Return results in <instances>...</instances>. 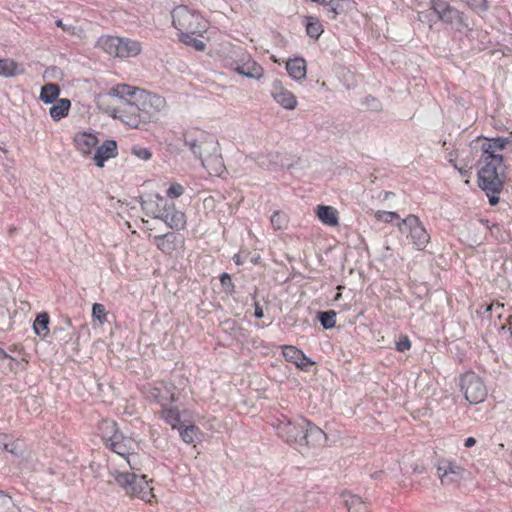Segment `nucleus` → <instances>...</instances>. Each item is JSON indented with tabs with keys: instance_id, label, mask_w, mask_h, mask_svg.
Instances as JSON below:
<instances>
[{
	"instance_id": "obj_14",
	"label": "nucleus",
	"mask_w": 512,
	"mask_h": 512,
	"mask_svg": "<svg viewBox=\"0 0 512 512\" xmlns=\"http://www.w3.org/2000/svg\"><path fill=\"white\" fill-rule=\"evenodd\" d=\"M270 93L272 98L284 109L293 110L296 108L297 99L295 95L285 88L281 81H273Z\"/></svg>"
},
{
	"instance_id": "obj_20",
	"label": "nucleus",
	"mask_w": 512,
	"mask_h": 512,
	"mask_svg": "<svg viewBox=\"0 0 512 512\" xmlns=\"http://www.w3.org/2000/svg\"><path fill=\"white\" fill-rule=\"evenodd\" d=\"M140 204L147 215L160 219L161 212L166 208L168 201L161 195L156 194L153 198L142 199Z\"/></svg>"
},
{
	"instance_id": "obj_59",
	"label": "nucleus",
	"mask_w": 512,
	"mask_h": 512,
	"mask_svg": "<svg viewBox=\"0 0 512 512\" xmlns=\"http://www.w3.org/2000/svg\"><path fill=\"white\" fill-rule=\"evenodd\" d=\"M494 307L495 308H502L503 305L499 304V303H497L496 305H490V306L487 307V311H491Z\"/></svg>"
},
{
	"instance_id": "obj_58",
	"label": "nucleus",
	"mask_w": 512,
	"mask_h": 512,
	"mask_svg": "<svg viewBox=\"0 0 512 512\" xmlns=\"http://www.w3.org/2000/svg\"><path fill=\"white\" fill-rule=\"evenodd\" d=\"M451 163H453L454 167L460 171L461 174H466L467 171H463L462 168H458L457 164L454 163L452 158L449 159Z\"/></svg>"
},
{
	"instance_id": "obj_60",
	"label": "nucleus",
	"mask_w": 512,
	"mask_h": 512,
	"mask_svg": "<svg viewBox=\"0 0 512 512\" xmlns=\"http://www.w3.org/2000/svg\"><path fill=\"white\" fill-rule=\"evenodd\" d=\"M495 231H500V226H499V225H497V224H494V225L492 226V228H491V232H492V234H494V233H495Z\"/></svg>"
},
{
	"instance_id": "obj_38",
	"label": "nucleus",
	"mask_w": 512,
	"mask_h": 512,
	"mask_svg": "<svg viewBox=\"0 0 512 512\" xmlns=\"http://www.w3.org/2000/svg\"><path fill=\"white\" fill-rule=\"evenodd\" d=\"M180 432V436L183 441L187 444H191L194 442L197 434L199 433V429L195 425H182L178 428Z\"/></svg>"
},
{
	"instance_id": "obj_26",
	"label": "nucleus",
	"mask_w": 512,
	"mask_h": 512,
	"mask_svg": "<svg viewBox=\"0 0 512 512\" xmlns=\"http://www.w3.org/2000/svg\"><path fill=\"white\" fill-rule=\"evenodd\" d=\"M342 497L349 512H368L367 504L359 496L343 493Z\"/></svg>"
},
{
	"instance_id": "obj_28",
	"label": "nucleus",
	"mask_w": 512,
	"mask_h": 512,
	"mask_svg": "<svg viewBox=\"0 0 512 512\" xmlns=\"http://www.w3.org/2000/svg\"><path fill=\"white\" fill-rule=\"evenodd\" d=\"M120 37L103 36L98 40L99 46L109 55L119 57Z\"/></svg>"
},
{
	"instance_id": "obj_35",
	"label": "nucleus",
	"mask_w": 512,
	"mask_h": 512,
	"mask_svg": "<svg viewBox=\"0 0 512 512\" xmlns=\"http://www.w3.org/2000/svg\"><path fill=\"white\" fill-rule=\"evenodd\" d=\"M305 25L307 35L315 39H318L324 31L321 22L314 16H306Z\"/></svg>"
},
{
	"instance_id": "obj_50",
	"label": "nucleus",
	"mask_w": 512,
	"mask_h": 512,
	"mask_svg": "<svg viewBox=\"0 0 512 512\" xmlns=\"http://www.w3.org/2000/svg\"><path fill=\"white\" fill-rule=\"evenodd\" d=\"M8 438L7 434L0 433V448L15 453L14 448H9L10 444L8 443Z\"/></svg>"
},
{
	"instance_id": "obj_41",
	"label": "nucleus",
	"mask_w": 512,
	"mask_h": 512,
	"mask_svg": "<svg viewBox=\"0 0 512 512\" xmlns=\"http://www.w3.org/2000/svg\"><path fill=\"white\" fill-rule=\"evenodd\" d=\"M15 504L11 496L0 491V512H14Z\"/></svg>"
},
{
	"instance_id": "obj_62",
	"label": "nucleus",
	"mask_w": 512,
	"mask_h": 512,
	"mask_svg": "<svg viewBox=\"0 0 512 512\" xmlns=\"http://www.w3.org/2000/svg\"><path fill=\"white\" fill-rule=\"evenodd\" d=\"M390 195H393V193H391V192H385V193H384V199H385V200H386V199H388V197H389Z\"/></svg>"
},
{
	"instance_id": "obj_10",
	"label": "nucleus",
	"mask_w": 512,
	"mask_h": 512,
	"mask_svg": "<svg viewBox=\"0 0 512 512\" xmlns=\"http://www.w3.org/2000/svg\"><path fill=\"white\" fill-rule=\"evenodd\" d=\"M432 9L438 15L439 19L451 24L457 31H463L468 28L467 19L464 14L453 8L442 0H433Z\"/></svg>"
},
{
	"instance_id": "obj_13",
	"label": "nucleus",
	"mask_w": 512,
	"mask_h": 512,
	"mask_svg": "<svg viewBox=\"0 0 512 512\" xmlns=\"http://www.w3.org/2000/svg\"><path fill=\"white\" fill-rule=\"evenodd\" d=\"M286 155L270 151L267 153L258 154L255 158L256 164L266 170H277L278 168H290L291 164L286 161Z\"/></svg>"
},
{
	"instance_id": "obj_39",
	"label": "nucleus",
	"mask_w": 512,
	"mask_h": 512,
	"mask_svg": "<svg viewBox=\"0 0 512 512\" xmlns=\"http://www.w3.org/2000/svg\"><path fill=\"white\" fill-rule=\"evenodd\" d=\"M318 319L325 329L333 328L336 324V312L333 310L318 313Z\"/></svg>"
},
{
	"instance_id": "obj_33",
	"label": "nucleus",
	"mask_w": 512,
	"mask_h": 512,
	"mask_svg": "<svg viewBox=\"0 0 512 512\" xmlns=\"http://www.w3.org/2000/svg\"><path fill=\"white\" fill-rule=\"evenodd\" d=\"M60 94V88L55 83H48L41 88L40 100L44 103H54Z\"/></svg>"
},
{
	"instance_id": "obj_55",
	"label": "nucleus",
	"mask_w": 512,
	"mask_h": 512,
	"mask_svg": "<svg viewBox=\"0 0 512 512\" xmlns=\"http://www.w3.org/2000/svg\"><path fill=\"white\" fill-rule=\"evenodd\" d=\"M9 358L13 360L11 356H9L2 348H0V359H6Z\"/></svg>"
},
{
	"instance_id": "obj_24",
	"label": "nucleus",
	"mask_w": 512,
	"mask_h": 512,
	"mask_svg": "<svg viewBox=\"0 0 512 512\" xmlns=\"http://www.w3.org/2000/svg\"><path fill=\"white\" fill-rule=\"evenodd\" d=\"M142 50L141 44L138 41L128 38H120L119 43V57H135L140 54Z\"/></svg>"
},
{
	"instance_id": "obj_46",
	"label": "nucleus",
	"mask_w": 512,
	"mask_h": 512,
	"mask_svg": "<svg viewBox=\"0 0 512 512\" xmlns=\"http://www.w3.org/2000/svg\"><path fill=\"white\" fill-rule=\"evenodd\" d=\"M132 153L142 160H149L152 156L151 152L147 148L139 146L133 147Z\"/></svg>"
},
{
	"instance_id": "obj_40",
	"label": "nucleus",
	"mask_w": 512,
	"mask_h": 512,
	"mask_svg": "<svg viewBox=\"0 0 512 512\" xmlns=\"http://www.w3.org/2000/svg\"><path fill=\"white\" fill-rule=\"evenodd\" d=\"M271 224L275 230H282L286 228L288 223V217L285 213L275 211L271 216Z\"/></svg>"
},
{
	"instance_id": "obj_9",
	"label": "nucleus",
	"mask_w": 512,
	"mask_h": 512,
	"mask_svg": "<svg viewBox=\"0 0 512 512\" xmlns=\"http://www.w3.org/2000/svg\"><path fill=\"white\" fill-rule=\"evenodd\" d=\"M402 233L409 232L408 238L417 250H422L430 240L424 226L415 215H409L398 224Z\"/></svg>"
},
{
	"instance_id": "obj_57",
	"label": "nucleus",
	"mask_w": 512,
	"mask_h": 512,
	"mask_svg": "<svg viewBox=\"0 0 512 512\" xmlns=\"http://www.w3.org/2000/svg\"><path fill=\"white\" fill-rule=\"evenodd\" d=\"M312 2H316L320 5H323L325 8L327 6V3H329V0H311Z\"/></svg>"
},
{
	"instance_id": "obj_48",
	"label": "nucleus",
	"mask_w": 512,
	"mask_h": 512,
	"mask_svg": "<svg viewBox=\"0 0 512 512\" xmlns=\"http://www.w3.org/2000/svg\"><path fill=\"white\" fill-rule=\"evenodd\" d=\"M376 218L384 222H391L393 219L399 218L396 212L378 211Z\"/></svg>"
},
{
	"instance_id": "obj_5",
	"label": "nucleus",
	"mask_w": 512,
	"mask_h": 512,
	"mask_svg": "<svg viewBox=\"0 0 512 512\" xmlns=\"http://www.w3.org/2000/svg\"><path fill=\"white\" fill-rule=\"evenodd\" d=\"M172 25L179 32L178 34L205 33L207 23L205 19L196 11L189 9L185 5L176 6L171 11Z\"/></svg>"
},
{
	"instance_id": "obj_11",
	"label": "nucleus",
	"mask_w": 512,
	"mask_h": 512,
	"mask_svg": "<svg viewBox=\"0 0 512 512\" xmlns=\"http://www.w3.org/2000/svg\"><path fill=\"white\" fill-rule=\"evenodd\" d=\"M114 117L119 118L131 128H139L141 124H145L142 121L140 106L136 100H125L119 103L115 108Z\"/></svg>"
},
{
	"instance_id": "obj_51",
	"label": "nucleus",
	"mask_w": 512,
	"mask_h": 512,
	"mask_svg": "<svg viewBox=\"0 0 512 512\" xmlns=\"http://www.w3.org/2000/svg\"><path fill=\"white\" fill-rule=\"evenodd\" d=\"M55 24L57 27L61 28L64 32H67L69 34L75 33V27L72 25H67V24L63 23V21L61 19L56 20Z\"/></svg>"
},
{
	"instance_id": "obj_30",
	"label": "nucleus",
	"mask_w": 512,
	"mask_h": 512,
	"mask_svg": "<svg viewBox=\"0 0 512 512\" xmlns=\"http://www.w3.org/2000/svg\"><path fill=\"white\" fill-rule=\"evenodd\" d=\"M142 91L141 89L132 88L128 85H117L109 91V95L119 98V103L125 100L135 101V92Z\"/></svg>"
},
{
	"instance_id": "obj_36",
	"label": "nucleus",
	"mask_w": 512,
	"mask_h": 512,
	"mask_svg": "<svg viewBox=\"0 0 512 512\" xmlns=\"http://www.w3.org/2000/svg\"><path fill=\"white\" fill-rule=\"evenodd\" d=\"M22 72V70H18V65L15 61L11 59L0 60V76L13 77Z\"/></svg>"
},
{
	"instance_id": "obj_16",
	"label": "nucleus",
	"mask_w": 512,
	"mask_h": 512,
	"mask_svg": "<svg viewBox=\"0 0 512 512\" xmlns=\"http://www.w3.org/2000/svg\"><path fill=\"white\" fill-rule=\"evenodd\" d=\"M438 474L443 485L458 482L464 474V469L460 466L450 463L443 462L438 466Z\"/></svg>"
},
{
	"instance_id": "obj_47",
	"label": "nucleus",
	"mask_w": 512,
	"mask_h": 512,
	"mask_svg": "<svg viewBox=\"0 0 512 512\" xmlns=\"http://www.w3.org/2000/svg\"><path fill=\"white\" fill-rule=\"evenodd\" d=\"M184 192V188L182 185L175 183L172 184L167 190V196L170 198L180 197Z\"/></svg>"
},
{
	"instance_id": "obj_15",
	"label": "nucleus",
	"mask_w": 512,
	"mask_h": 512,
	"mask_svg": "<svg viewBox=\"0 0 512 512\" xmlns=\"http://www.w3.org/2000/svg\"><path fill=\"white\" fill-rule=\"evenodd\" d=\"M161 220H163L170 228L180 230L185 227V214L177 210L173 203H168L166 208L161 212Z\"/></svg>"
},
{
	"instance_id": "obj_56",
	"label": "nucleus",
	"mask_w": 512,
	"mask_h": 512,
	"mask_svg": "<svg viewBox=\"0 0 512 512\" xmlns=\"http://www.w3.org/2000/svg\"><path fill=\"white\" fill-rule=\"evenodd\" d=\"M233 260H234V262H235L237 265L242 264V259H241V255H240V254H236V255L233 257Z\"/></svg>"
},
{
	"instance_id": "obj_27",
	"label": "nucleus",
	"mask_w": 512,
	"mask_h": 512,
	"mask_svg": "<svg viewBox=\"0 0 512 512\" xmlns=\"http://www.w3.org/2000/svg\"><path fill=\"white\" fill-rule=\"evenodd\" d=\"M316 214L320 221L329 226H336L338 224L337 211L331 206L319 205Z\"/></svg>"
},
{
	"instance_id": "obj_8",
	"label": "nucleus",
	"mask_w": 512,
	"mask_h": 512,
	"mask_svg": "<svg viewBox=\"0 0 512 512\" xmlns=\"http://www.w3.org/2000/svg\"><path fill=\"white\" fill-rule=\"evenodd\" d=\"M134 94L135 100L138 101L140 106L142 121L145 124L150 122L166 106L165 99L160 95L152 94L145 90L137 91Z\"/></svg>"
},
{
	"instance_id": "obj_44",
	"label": "nucleus",
	"mask_w": 512,
	"mask_h": 512,
	"mask_svg": "<svg viewBox=\"0 0 512 512\" xmlns=\"http://www.w3.org/2000/svg\"><path fill=\"white\" fill-rule=\"evenodd\" d=\"M472 9L486 11L488 9L486 0H460Z\"/></svg>"
},
{
	"instance_id": "obj_7",
	"label": "nucleus",
	"mask_w": 512,
	"mask_h": 512,
	"mask_svg": "<svg viewBox=\"0 0 512 512\" xmlns=\"http://www.w3.org/2000/svg\"><path fill=\"white\" fill-rule=\"evenodd\" d=\"M460 388L465 399L471 404H479L487 396V388L484 382L474 372H467L461 377Z\"/></svg>"
},
{
	"instance_id": "obj_52",
	"label": "nucleus",
	"mask_w": 512,
	"mask_h": 512,
	"mask_svg": "<svg viewBox=\"0 0 512 512\" xmlns=\"http://www.w3.org/2000/svg\"><path fill=\"white\" fill-rule=\"evenodd\" d=\"M99 429L102 433V438L109 443V436H112L113 431L102 429V423L100 424Z\"/></svg>"
},
{
	"instance_id": "obj_23",
	"label": "nucleus",
	"mask_w": 512,
	"mask_h": 512,
	"mask_svg": "<svg viewBox=\"0 0 512 512\" xmlns=\"http://www.w3.org/2000/svg\"><path fill=\"white\" fill-rule=\"evenodd\" d=\"M286 70L295 81H303L307 72L306 61L300 57L289 59L286 63Z\"/></svg>"
},
{
	"instance_id": "obj_25",
	"label": "nucleus",
	"mask_w": 512,
	"mask_h": 512,
	"mask_svg": "<svg viewBox=\"0 0 512 512\" xmlns=\"http://www.w3.org/2000/svg\"><path fill=\"white\" fill-rule=\"evenodd\" d=\"M154 243L162 252L165 254H170L176 250L177 236L172 232L155 236Z\"/></svg>"
},
{
	"instance_id": "obj_45",
	"label": "nucleus",
	"mask_w": 512,
	"mask_h": 512,
	"mask_svg": "<svg viewBox=\"0 0 512 512\" xmlns=\"http://www.w3.org/2000/svg\"><path fill=\"white\" fill-rule=\"evenodd\" d=\"M364 104L366 105V107L368 109H370L372 111H380L382 109L381 102L373 96H367L365 98Z\"/></svg>"
},
{
	"instance_id": "obj_4",
	"label": "nucleus",
	"mask_w": 512,
	"mask_h": 512,
	"mask_svg": "<svg viewBox=\"0 0 512 512\" xmlns=\"http://www.w3.org/2000/svg\"><path fill=\"white\" fill-rule=\"evenodd\" d=\"M138 470L127 471L114 469L111 471L115 482L124 489L126 494L151 502L154 497L145 475H138Z\"/></svg>"
},
{
	"instance_id": "obj_43",
	"label": "nucleus",
	"mask_w": 512,
	"mask_h": 512,
	"mask_svg": "<svg viewBox=\"0 0 512 512\" xmlns=\"http://www.w3.org/2000/svg\"><path fill=\"white\" fill-rule=\"evenodd\" d=\"M92 316L93 318L99 320L101 323H103L106 320V312L104 305L100 303L93 304L92 307Z\"/></svg>"
},
{
	"instance_id": "obj_53",
	"label": "nucleus",
	"mask_w": 512,
	"mask_h": 512,
	"mask_svg": "<svg viewBox=\"0 0 512 512\" xmlns=\"http://www.w3.org/2000/svg\"><path fill=\"white\" fill-rule=\"evenodd\" d=\"M254 306H255V312H254L255 317L256 318H262L263 317V310L260 307L259 303L255 302Z\"/></svg>"
},
{
	"instance_id": "obj_31",
	"label": "nucleus",
	"mask_w": 512,
	"mask_h": 512,
	"mask_svg": "<svg viewBox=\"0 0 512 512\" xmlns=\"http://www.w3.org/2000/svg\"><path fill=\"white\" fill-rule=\"evenodd\" d=\"M70 106L71 102L69 99L63 98L57 100V102L49 110L51 118L54 121L61 120L62 118L68 115Z\"/></svg>"
},
{
	"instance_id": "obj_1",
	"label": "nucleus",
	"mask_w": 512,
	"mask_h": 512,
	"mask_svg": "<svg viewBox=\"0 0 512 512\" xmlns=\"http://www.w3.org/2000/svg\"><path fill=\"white\" fill-rule=\"evenodd\" d=\"M511 141L508 138L497 137L487 140L481 145L482 155L479 159L480 169L478 171L479 187L486 192L489 203L496 205L499 202L497 196L506 180V166L503 163V156L499 154Z\"/></svg>"
},
{
	"instance_id": "obj_42",
	"label": "nucleus",
	"mask_w": 512,
	"mask_h": 512,
	"mask_svg": "<svg viewBox=\"0 0 512 512\" xmlns=\"http://www.w3.org/2000/svg\"><path fill=\"white\" fill-rule=\"evenodd\" d=\"M220 283L226 294L232 295L235 292L234 283L228 273L224 272L220 275Z\"/></svg>"
},
{
	"instance_id": "obj_12",
	"label": "nucleus",
	"mask_w": 512,
	"mask_h": 512,
	"mask_svg": "<svg viewBox=\"0 0 512 512\" xmlns=\"http://www.w3.org/2000/svg\"><path fill=\"white\" fill-rule=\"evenodd\" d=\"M175 390L176 387L174 385L161 383L159 386L147 388L145 393L148 399L159 403L162 407H166L177 399Z\"/></svg>"
},
{
	"instance_id": "obj_29",
	"label": "nucleus",
	"mask_w": 512,
	"mask_h": 512,
	"mask_svg": "<svg viewBox=\"0 0 512 512\" xmlns=\"http://www.w3.org/2000/svg\"><path fill=\"white\" fill-rule=\"evenodd\" d=\"M349 0H329L326 6V13L329 19L334 20L336 17L344 13L350 6Z\"/></svg>"
},
{
	"instance_id": "obj_6",
	"label": "nucleus",
	"mask_w": 512,
	"mask_h": 512,
	"mask_svg": "<svg viewBox=\"0 0 512 512\" xmlns=\"http://www.w3.org/2000/svg\"><path fill=\"white\" fill-rule=\"evenodd\" d=\"M307 425L308 420L305 418L299 417L295 420H291L286 415L281 414L280 417L277 418L275 428L278 436L288 444L303 446V439L305 438L303 434Z\"/></svg>"
},
{
	"instance_id": "obj_54",
	"label": "nucleus",
	"mask_w": 512,
	"mask_h": 512,
	"mask_svg": "<svg viewBox=\"0 0 512 512\" xmlns=\"http://www.w3.org/2000/svg\"><path fill=\"white\" fill-rule=\"evenodd\" d=\"M475 443H476L475 438H473V437H469V438H467V439L465 440L464 445H465V447L470 448V447L474 446V445H475Z\"/></svg>"
},
{
	"instance_id": "obj_3",
	"label": "nucleus",
	"mask_w": 512,
	"mask_h": 512,
	"mask_svg": "<svg viewBox=\"0 0 512 512\" xmlns=\"http://www.w3.org/2000/svg\"><path fill=\"white\" fill-rule=\"evenodd\" d=\"M102 429L113 431L109 436L108 446L120 458L119 468L125 470H139L138 455L134 452L136 443L128 437L123 436L116 429V423L111 420L102 421Z\"/></svg>"
},
{
	"instance_id": "obj_19",
	"label": "nucleus",
	"mask_w": 512,
	"mask_h": 512,
	"mask_svg": "<svg viewBox=\"0 0 512 512\" xmlns=\"http://www.w3.org/2000/svg\"><path fill=\"white\" fill-rule=\"evenodd\" d=\"M94 154V161L100 168L104 166L105 161L110 158L117 156V144L116 141L108 139L102 145L96 146Z\"/></svg>"
},
{
	"instance_id": "obj_49",
	"label": "nucleus",
	"mask_w": 512,
	"mask_h": 512,
	"mask_svg": "<svg viewBox=\"0 0 512 512\" xmlns=\"http://www.w3.org/2000/svg\"><path fill=\"white\" fill-rule=\"evenodd\" d=\"M410 347H411V343L407 336L401 337L399 339V341L396 342V349L400 352L409 350Z\"/></svg>"
},
{
	"instance_id": "obj_32",
	"label": "nucleus",
	"mask_w": 512,
	"mask_h": 512,
	"mask_svg": "<svg viewBox=\"0 0 512 512\" xmlns=\"http://www.w3.org/2000/svg\"><path fill=\"white\" fill-rule=\"evenodd\" d=\"M203 33H188L184 32L183 34H178L179 40L187 46L193 47L197 51H204L206 48V44L198 39V36H202Z\"/></svg>"
},
{
	"instance_id": "obj_17",
	"label": "nucleus",
	"mask_w": 512,
	"mask_h": 512,
	"mask_svg": "<svg viewBox=\"0 0 512 512\" xmlns=\"http://www.w3.org/2000/svg\"><path fill=\"white\" fill-rule=\"evenodd\" d=\"M282 353L287 361L295 364L301 370L307 371L308 367L314 364L313 361H311L301 350L295 346H283Z\"/></svg>"
},
{
	"instance_id": "obj_37",
	"label": "nucleus",
	"mask_w": 512,
	"mask_h": 512,
	"mask_svg": "<svg viewBox=\"0 0 512 512\" xmlns=\"http://www.w3.org/2000/svg\"><path fill=\"white\" fill-rule=\"evenodd\" d=\"M48 324H49V316H48V314L47 313L39 314L36 317V319L34 321V325H33L35 333L38 336H40L42 338H45L46 335L49 332Z\"/></svg>"
},
{
	"instance_id": "obj_2",
	"label": "nucleus",
	"mask_w": 512,
	"mask_h": 512,
	"mask_svg": "<svg viewBox=\"0 0 512 512\" xmlns=\"http://www.w3.org/2000/svg\"><path fill=\"white\" fill-rule=\"evenodd\" d=\"M185 145L211 175H220L224 169L217 138L203 130L192 129L184 134Z\"/></svg>"
},
{
	"instance_id": "obj_18",
	"label": "nucleus",
	"mask_w": 512,
	"mask_h": 512,
	"mask_svg": "<svg viewBox=\"0 0 512 512\" xmlns=\"http://www.w3.org/2000/svg\"><path fill=\"white\" fill-rule=\"evenodd\" d=\"M232 68L238 74L250 79H260L263 76L264 72L263 68L257 62L250 59L249 57L246 61H243L242 63H232Z\"/></svg>"
},
{
	"instance_id": "obj_34",
	"label": "nucleus",
	"mask_w": 512,
	"mask_h": 512,
	"mask_svg": "<svg viewBox=\"0 0 512 512\" xmlns=\"http://www.w3.org/2000/svg\"><path fill=\"white\" fill-rule=\"evenodd\" d=\"M162 417L163 419L172 426V428H179L182 426L180 420V413L176 407L166 406L162 407Z\"/></svg>"
},
{
	"instance_id": "obj_21",
	"label": "nucleus",
	"mask_w": 512,
	"mask_h": 512,
	"mask_svg": "<svg viewBox=\"0 0 512 512\" xmlns=\"http://www.w3.org/2000/svg\"><path fill=\"white\" fill-rule=\"evenodd\" d=\"M74 143L77 150L86 155L96 148L98 138L95 134L89 132H79L74 137Z\"/></svg>"
},
{
	"instance_id": "obj_22",
	"label": "nucleus",
	"mask_w": 512,
	"mask_h": 512,
	"mask_svg": "<svg viewBox=\"0 0 512 512\" xmlns=\"http://www.w3.org/2000/svg\"><path fill=\"white\" fill-rule=\"evenodd\" d=\"M303 445L306 446H320L326 441V434L322 429L308 421L307 427H305V432L303 434Z\"/></svg>"
},
{
	"instance_id": "obj_61",
	"label": "nucleus",
	"mask_w": 512,
	"mask_h": 512,
	"mask_svg": "<svg viewBox=\"0 0 512 512\" xmlns=\"http://www.w3.org/2000/svg\"><path fill=\"white\" fill-rule=\"evenodd\" d=\"M507 238H508V234H506V233H501V235H500V240H501V241H506V240H507Z\"/></svg>"
}]
</instances>
